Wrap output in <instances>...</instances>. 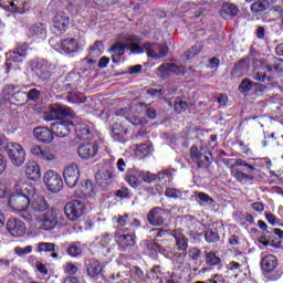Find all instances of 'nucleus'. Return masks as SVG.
<instances>
[{
  "label": "nucleus",
  "instance_id": "e2e57ef3",
  "mask_svg": "<svg viewBox=\"0 0 283 283\" xmlns=\"http://www.w3.org/2000/svg\"><path fill=\"white\" fill-rule=\"evenodd\" d=\"M15 90H17V85L9 84L2 88V93L4 94V96H13Z\"/></svg>",
  "mask_w": 283,
  "mask_h": 283
},
{
  "label": "nucleus",
  "instance_id": "f704fd0d",
  "mask_svg": "<svg viewBox=\"0 0 283 283\" xmlns=\"http://www.w3.org/2000/svg\"><path fill=\"white\" fill-rule=\"evenodd\" d=\"M96 191L94 190V185L90 181L86 180L84 185L80 187V198H92Z\"/></svg>",
  "mask_w": 283,
  "mask_h": 283
},
{
  "label": "nucleus",
  "instance_id": "2f4dec72",
  "mask_svg": "<svg viewBox=\"0 0 283 283\" xmlns=\"http://www.w3.org/2000/svg\"><path fill=\"white\" fill-rule=\"evenodd\" d=\"M61 49L65 54H74L78 52V42L74 39H66L62 41Z\"/></svg>",
  "mask_w": 283,
  "mask_h": 283
},
{
  "label": "nucleus",
  "instance_id": "a211bd4d",
  "mask_svg": "<svg viewBox=\"0 0 283 283\" xmlns=\"http://www.w3.org/2000/svg\"><path fill=\"white\" fill-rule=\"evenodd\" d=\"M117 244L119 251H129V249L136 245V234H119L117 237Z\"/></svg>",
  "mask_w": 283,
  "mask_h": 283
},
{
  "label": "nucleus",
  "instance_id": "423d86ee",
  "mask_svg": "<svg viewBox=\"0 0 283 283\" xmlns=\"http://www.w3.org/2000/svg\"><path fill=\"white\" fill-rule=\"evenodd\" d=\"M43 180L46 189L53 193H59V191L63 189V179L61 178V175L54 170L46 171L44 174Z\"/></svg>",
  "mask_w": 283,
  "mask_h": 283
},
{
  "label": "nucleus",
  "instance_id": "c85d7f7f",
  "mask_svg": "<svg viewBox=\"0 0 283 283\" xmlns=\"http://www.w3.org/2000/svg\"><path fill=\"white\" fill-rule=\"evenodd\" d=\"M25 50H28V44H19L15 50L12 51L10 54V59L14 63H21L25 56H28V53H25Z\"/></svg>",
  "mask_w": 283,
  "mask_h": 283
},
{
  "label": "nucleus",
  "instance_id": "6e6552de",
  "mask_svg": "<svg viewBox=\"0 0 283 283\" xmlns=\"http://www.w3.org/2000/svg\"><path fill=\"white\" fill-rule=\"evenodd\" d=\"M144 50L149 59H163V56L169 54V46L166 44L146 42L144 43Z\"/></svg>",
  "mask_w": 283,
  "mask_h": 283
},
{
  "label": "nucleus",
  "instance_id": "473e14b6",
  "mask_svg": "<svg viewBox=\"0 0 283 283\" xmlns=\"http://www.w3.org/2000/svg\"><path fill=\"white\" fill-rule=\"evenodd\" d=\"M271 8V2L269 0H256L250 6L251 12L253 14H260V12H265Z\"/></svg>",
  "mask_w": 283,
  "mask_h": 283
},
{
  "label": "nucleus",
  "instance_id": "8fccbe9b",
  "mask_svg": "<svg viewBox=\"0 0 283 283\" xmlns=\"http://www.w3.org/2000/svg\"><path fill=\"white\" fill-rule=\"evenodd\" d=\"M253 85H255V83L251 82V80L243 78L239 85V91L242 93L251 92V90H253Z\"/></svg>",
  "mask_w": 283,
  "mask_h": 283
},
{
  "label": "nucleus",
  "instance_id": "f257e3e1",
  "mask_svg": "<svg viewBox=\"0 0 283 283\" xmlns=\"http://www.w3.org/2000/svg\"><path fill=\"white\" fill-rule=\"evenodd\" d=\"M34 196L35 189L33 186L28 184L17 185L14 191L9 197V207L13 211L21 213L23 220L30 222L32 220V216L25 213V210L30 207V202Z\"/></svg>",
  "mask_w": 283,
  "mask_h": 283
},
{
  "label": "nucleus",
  "instance_id": "052dcab7",
  "mask_svg": "<svg viewBox=\"0 0 283 283\" xmlns=\"http://www.w3.org/2000/svg\"><path fill=\"white\" fill-rule=\"evenodd\" d=\"M125 136H127V129L120 130V133H116V130H112V138H114V140H118L119 143H123V140H125Z\"/></svg>",
  "mask_w": 283,
  "mask_h": 283
},
{
  "label": "nucleus",
  "instance_id": "09e8293b",
  "mask_svg": "<svg viewBox=\"0 0 283 283\" xmlns=\"http://www.w3.org/2000/svg\"><path fill=\"white\" fill-rule=\"evenodd\" d=\"M233 178L238 180V182H242V180H254L255 176L248 175L247 172H242L241 170H235L233 174Z\"/></svg>",
  "mask_w": 283,
  "mask_h": 283
},
{
  "label": "nucleus",
  "instance_id": "f3484780",
  "mask_svg": "<svg viewBox=\"0 0 283 283\" xmlns=\"http://www.w3.org/2000/svg\"><path fill=\"white\" fill-rule=\"evenodd\" d=\"M53 28L57 32H65L70 28V15L65 12H57L53 18Z\"/></svg>",
  "mask_w": 283,
  "mask_h": 283
},
{
  "label": "nucleus",
  "instance_id": "49530a36",
  "mask_svg": "<svg viewBox=\"0 0 283 283\" xmlns=\"http://www.w3.org/2000/svg\"><path fill=\"white\" fill-rule=\"evenodd\" d=\"M187 107H189V105L187 104V102L180 99V98H177L175 99L174 102V108H175V112L177 114H182V112H186L187 111Z\"/></svg>",
  "mask_w": 283,
  "mask_h": 283
},
{
  "label": "nucleus",
  "instance_id": "412c9836",
  "mask_svg": "<svg viewBox=\"0 0 283 283\" xmlns=\"http://www.w3.org/2000/svg\"><path fill=\"white\" fill-rule=\"evenodd\" d=\"M129 44L123 42H115L109 52L112 53L113 63H120V56L125 54V50H128Z\"/></svg>",
  "mask_w": 283,
  "mask_h": 283
},
{
  "label": "nucleus",
  "instance_id": "ea45409f",
  "mask_svg": "<svg viewBox=\"0 0 283 283\" xmlns=\"http://www.w3.org/2000/svg\"><path fill=\"white\" fill-rule=\"evenodd\" d=\"M206 264L207 266H220L222 260L213 252H206Z\"/></svg>",
  "mask_w": 283,
  "mask_h": 283
},
{
  "label": "nucleus",
  "instance_id": "5701e85b",
  "mask_svg": "<svg viewBox=\"0 0 283 283\" xmlns=\"http://www.w3.org/2000/svg\"><path fill=\"white\" fill-rule=\"evenodd\" d=\"M29 34L32 39H45L48 36V25L42 22H35L29 29Z\"/></svg>",
  "mask_w": 283,
  "mask_h": 283
},
{
  "label": "nucleus",
  "instance_id": "20e7f679",
  "mask_svg": "<svg viewBox=\"0 0 283 283\" xmlns=\"http://www.w3.org/2000/svg\"><path fill=\"white\" fill-rule=\"evenodd\" d=\"M7 155L14 167H21L25 163V149L17 143H9L7 145Z\"/></svg>",
  "mask_w": 283,
  "mask_h": 283
},
{
  "label": "nucleus",
  "instance_id": "393cba45",
  "mask_svg": "<svg viewBox=\"0 0 283 283\" xmlns=\"http://www.w3.org/2000/svg\"><path fill=\"white\" fill-rule=\"evenodd\" d=\"M73 132H75L80 140H90V138H92V130L85 123H78L76 125L73 124Z\"/></svg>",
  "mask_w": 283,
  "mask_h": 283
},
{
  "label": "nucleus",
  "instance_id": "de8ad7c7",
  "mask_svg": "<svg viewBox=\"0 0 283 283\" xmlns=\"http://www.w3.org/2000/svg\"><path fill=\"white\" fill-rule=\"evenodd\" d=\"M176 172L172 168H166L157 174V180L158 182H163L166 178H171L174 174Z\"/></svg>",
  "mask_w": 283,
  "mask_h": 283
},
{
  "label": "nucleus",
  "instance_id": "4be33fe9",
  "mask_svg": "<svg viewBox=\"0 0 283 283\" xmlns=\"http://www.w3.org/2000/svg\"><path fill=\"white\" fill-rule=\"evenodd\" d=\"M157 70L158 72L164 74V76H169V74H177V75L185 76V69L174 63L161 64Z\"/></svg>",
  "mask_w": 283,
  "mask_h": 283
},
{
  "label": "nucleus",
  "instance_id": "f8f14e48",
  "mask_svg": "<svg viewBox=\"0 0 283 283\" xmlns=\"http://www.w3.org/2000/svg\"><path fill=\"white\" fill-rule=\"evenodd\" d=\"M52 132L59 138H65L71 132H73L74 123L70 120H60L51 124Z\"/></svg>",
  "mask_w": 283,
  "mask_h": 283
},
{
  "label": "nucleus",
  "instance_id": "603ef678",
  "mask_svg": "<svg viewBox=\"0 0 283 283\" xmlns=\"http://www.w3.org/2000/svg\"><path fill=\"white\" fill-rule=\"evenodd\" d=\"M33 247L32 245H27L24 248L21 247H15L14 248V253L19 255L20 258H25V255H30L32 252Z\"/></svg>",
  "mask_w": 283,
  "mask_h": 283
},
{
  "label": "nucleus",
  "instance_id": "9b49d317",
  "mask_svg": "<svg viewBox=\"0 0 283 283\" xmlns=\"http://www.w3.org/2000/svg\"><path fill=\"white\" fill-rule=\"evenodd\" d=\"M7 231L12 238H23L25 235V223L19 219H9L7 221Z\"/></svg>",
  "mask_w": 283,
  "mask_h": 283
},
{
  "label": "nucleus",
  "instance_id": "79ce46f5",
  "mask_svg": "<svg viewBox=\"0 0 283 283\" xmlns=\"http://www.w3.org/2000/svg\"><path fill=\"white\" fill-rule=\"evenodd\" d=\"M201 51H202V43L197 42L195 45L191 46V49H189L186 52L185 56L189 61V60L193 59V56H197V54H200Z\"/></svg>",
  "mask_w": 283,
  "mask_h": 283
},
{
  "label": "nucleus",
  "instance_id": "e433bc0d",
  "mask_svg": "<svg viewBox=\"0 0 283 283\" xmlns=\"http://www.w3.org/2000/svg\"><path fill=\"white\" fill-rule=\"evenodd\" d=\"M101 52H103V42L95 41L94 45L88 50V56H91L88 63H96L94 59H98V54H101Z\"/></svg>",
  "mask_w": 283,
  "mask_h": 283
},
{
  "label": "nucleus",
  "instance_id": "a19ab883",
  "mask_svg": "<svg viewBox=\"0 0 283 283\" xmlns=\"http://www.w3.org/2000/svg\"><path fill=\"white\" fill-rule=\"evenodd\" d=\"M137 176H139V178H142V180L148 185H151V182H156V180H158L157 175L149 171L139 170Z\"/></svg>",
  "mask_w": 283,
  "mask_h": 283
},
{
  "label": "nucleus",
  "instance_id": "5fc2aeb1",
  "mask_svg": "<svg viewBox=\"0 0 283 283\" xmlns=\"http://www.w3.org/2000/svg\"><path fill=\"white\" fill-rule=\"evenodd\" d=\"M197 202H205L206 205H213V202H216L213 198H211L208 193L205 192H197Z\"/></svg>",
  "mask_w": 283,
  "mask_h": 283
},
{
  "label": "nucleus",
  "instance_id": "bf43d9fd",
  "mask_svg": "<svg viewBox=\"0 0 283 283\" xmlns=\"http://www.w3.org/2000/svg\"><path fill=\"white\" fill-rule=\"evenodd\" d=\"M265 219L268 220L269 224H272V227H277V224H280V219L272 212H265Z\"/></svg>",
  "mask_w": 283,
  "mask_h": 283
},
{
  "label": "nucleus",
  "instance_id": "aec40b11",
  "mask_svg": "<svg viewBox=\"0 0 283 283\" xmlns=\"http://www.w3.org/2000/svg\"><path fill=\"white\" fill-rule=\"evenodd\" d=\"M30 205L33 211H35L36 213H45L49 211V209H52L50 208V203H48V200H45V198L39 197L36 195L31 197Z\"/></svg>",
  "mask_w": 283,
  "mask_h": 283
},
{
  "label": "nucleus",
  "instance_id": "0eeeda50",
  "mask_svg": "<svg viewBox=\"0 0 283 283\" xmlns=\"http://www.w3.org/2000/svg\"><path fill=\"white\" fill-rule=\"evenodd\" d=\"M64 212L66 218H69L71 222H74V220H78L85 212V202L81 200H72L65 205Z\"/></svg>",
  "mask_w": 283,
  "mask_h": 283
},
{
  "label": "nucleus",
  "instance_id": "58836bf2",
  "mask_svg": "<svg viewBox=\"0 0 283 283\" xmlns=\"http://www.w3.org/2000/svg\"><path fill=\"white\" fill-rule=\"evenodd\" d=\"M205 240L209 242V244H213L216 242H220V233H218V229L211 228L205 231Z\"/></svg>",
  "mask_w": 283,
  "mask_h": 283
},
{
  "label": "nucleus",
  "instance_id": "cd10ccee",
  "mask_svg": "<svg viewBox=\"0 0 283 283\" xmlns=\"http://www.w3.org/2000/svg\"><path fill=\"white\" fill-rule=\"evenodd\" d=\"M238 12H240L238 6L231 2H224L221 7V10L219 11V14L223 19H227V17H238Z\"/></svg>",
  "mask_w": 283,
  "mask_h": 283
},
{
  "label": "nucleus",
  "instance_id": "b1692460",
  "mask_svg": "<svg viewBox=\"0 0 283 283\" xmlns=\"http://www.w3.org/2000/svg\"><path fill=\"white\" fill-rule=\"evenodd\" d=\"M25 174L29 180H41V167L36 161H28L25 164Z\"/></svg>",
  "mask_w": 283,
  "mask_h": 283
},
{
  "label": "nucleus",
  "instance_id": "c03bdc74",
  "mask_svg": "<svg viewBox=\"0 0 283 283\" xmlns=\"http://www.w3.org/2000/svg\"><path fill=\"white\" fill-rule=\"evenodd\" d=\"M69 103H85V97L82 93L69 92L66 95Z\"/></svg>",
  "mask_w": 283,
  "mask_h": 283
},
{
  "label": "nucleus",
  "instance_id": "c9c22d12",
  "mask_svg": "<svg viewBox=\"0 0 283 283\" xmlns=\"http://www.w3.org/2000/svg\"><path fill=\"white\" fill-rule=\"evenodd\" d=\"M81 81V75L76 73H69L65 78V90H76Z\"/></svg>",
  "mask_w": 283,
  "mask_h": 283
},
{
  "label": "nucleus",
  "instance_id": "f03ea898",
  "mask_svg": "<svg viewBox=\"0 0 283 283\" xmlns=\"http://www.w3.org/2000/svg\"><path fill=\"white\" fill-rule=\"evenodd\" d=\"M277 266L279 261L276 255L269 254L263 256L261 260V269L263 271V275L272 282H275L282 277V272L277 270Z\"/></svg>",
  "mask_w": 283,
  "mask_h": 283
},
{
  "label": "nucleus",
  "instance_id": "dca6fc26",
  "mask_svg": "<svg viewBox=\"0 0 283 283\" xmlns=\"http://www.w3.org/2000/svg\"><path fill=\"white\" fill-rule=\"evenodd\" d=\"M87 275L93 280H98V275L103 273V263L98 260L91 259L84 264Z\"/></svg>",
  "mask_w": 283,
  "mask_h": 283
},
{
  "label": "nucleus",
  "instance_id": "0e129e2a",
  "mask_svg": "<svg viewBox=\"0 0 283 283\" xmlns=\"http://www.w3.org/2000/svg\"><path fill=\"white\" fill-rule=\"evenodd\" d=\"M233 167H247L250 171H255V167L242 159H237Z\"/></svg>",
  "mask_w": 283,
  "mask_h": 283
},
{
  "label": "nucleus",
  "instance_id": "4468645a",
  "mask_svg": "<svg viewBox=\"0 0 283 283\" xmlns=\"http://www.w3.org/2000/svg\"><path fill=\"white\" fill-rule=\"evenodd\" d=\"M31 154L36 158V160H40V163H52L56 160V155L52 154L50 150L43 149L39 145H34L31 147Z\"/></svg>",
  "mask_w": 283,
  "mask_h": 283
},
{
  "label": "nucleus",
  "instance_id": "c756f323",
  "mask_svg": "<svg viewBox=\"0 0 283 283\" xmlns=\"http://www.w3.org/2000/svg\"><path fill=\"white\" fill-rule=\"evenodd\" d=\"M249 67H251V63L249 62V59L243 57L234 65V70L232 74L234 76H238L239 78H242V76H244L242 72H249Z\"/></svg>",
  "mask_w": 283,
  "mask_h": 283
},
{
  "label": "nucleus",
  "instance_id": "4c0bfd02",
  "mask_svg": "<svg viewBox=\"0 0 283 283\" xmlns=\"http://www.w3.org/2000/svg\"><path fill=\"white\" fill-rule=\"evenodd\" d=\"M140 170H135L133 172H128L126 176V182H128V185L130 187H133V189H138V187H140V175L139 174Z\"/></svg>",
  "mask_w": 283,
  "mask_h": 283
},
{
  "label": "nucleus",
  "instance_id": "864d4df0",
  "mask_svg": "<svg viewBox=\"0 0 283 283\" xmlns=\"http://www.w3.org/2000/svg\"><path fill=\"white\" fill-rule=\"evenodd\" d=\"M188 256L192 262H198L202 258V251L198 248H190L188 251Z\"/></svg>",
  "mask_w": 283,
  "mask_h": 283
},
{
  "label": "nucleus",
  "instance_id": "338daca9",
  "mask_svg": "<svg viewBox=\"0 0 283 283\" xmlns=\"http://www.w3.org/2000/svg\"><path fill=\"white\" fill-rule=\"evenodd\" d=\"M274 63V72H276L277 74H282L283 72V62L281 59H274L273 60Z\"/></svg>",
  "mask_w": 283,
  "mask_h": 283
},
{
  "label": "nucleus",
  "instance_id": "9d476101",
  "mask_svg": "<svg viewBox=\"0 0 283 283\" xmlns=\"http://www.w3.org/2000/svg\"><path fill=\"white\" fill-rule=\"evenodd\" d=\"M63 176L65 185H67L70 189H74L78 182V179L81 178V170H78V165H67L64 168Z\"/></svg>",
  "mask_w": 283,
  "mask_h": 283
},
{
  "label": "nucleus",
  "instance_id": "680f3d73",
  "mask_svg": "<svg viewBox=\"0 0 283 283\" xmlns=\"http://www.w3.org/2000/svg\"><path fill=\"white\" fill-rule=\"evenodd\" d=\"M64 271L69 273V275H76V273H78V268L73 263H66L64 266Z\"/></svg>",
  "mask_w": 283,
  "mask_h": 283
},
{
  "label": "nucleus",
  "instance_id": "1a4fd4ad",
  "mask_svg": "<svg viewBox=\"0 0 283 283\" xmlns=\"http://www.w3.org/2000/svg\"><path fill=\"white\" fill-rule=\"evenodd\" d=\"M169 212L160 207L153 208L148 214L147 220L151 227H163L167 222Z\"/></svg>",
  "mask_w": 283,
  "mask_h": 283
},
{
  "label": "nucleus",
  "instance_id": "bb28decb",
  "mask_svg": "<svg viewBox=\"0 0 283 283\" xmlns=\"http://www.w3.org/2000/svg\"><path fill=\"white\" fill-rule=\"evenodd\" d=\"M56 244L50 242H41L38 243V252L39 253H51V258L54 260H59V253L56 252Z\"/></svg>",
  "mask_w": 283,
  "mask_h": 283
},
{
  "label": "nucleus",
  "instance_id": "7ed1b4c3",
  "mask_svg": "<svg viewBox=\"0 0 283 283\" xmlns=\"http://www.w3.org/2000/svg\"><path fill=\"white\" fill-rule=\"evenodd\" d=\"M190 160L198 169H207L211 165V151L205 150V148H198L193 145L190 147Z\"/></svg>",
  "mask_w": 283,
  "mask_h": 283
},
{
  "label": "nucleus",
  "instance_id": "a878e982",
  "mask_svg": "<svg viewBox=\"0 0 283 283\" xmlns=\"http://www.w3.org/2000/svg\"><path fill=\"white\" fill-rule=\"evenodd\" d=\"M171 235L175 239L177 251H187L189 249V239L182 232L176 230Z\"/></svg>",
  "mask_w": 283,
  "mask_h": 283
},
{
  "label": "nucleus",
  "instance_id": "6e6d98bb",
  "mask_svg": "<svg viewBox=\"0 0 283 283\" xmlns=\"http://www.w3.org/2000/svg\"><path fill=\"white\" fill-rule=\"evenodd\" d=\"M44 119L45 120H59L55 105L50 111L44 113Z\"/></svg>",
  "mask_w": 283,
  "mask_h": 283
},
{
  "label": "nucleus",
  "instance_id": "3c124183",
  "mask_svg": "<svg viewBox=\"0 0 283 283\" xmlns=\"http://www.w3.org/2000/svg\"><path fill=\"white\" fill-rule=\"evenodd\" d=\"M13 99H15V103H20V105H25L28 103V93L23 91H18L13 94Z\"/></svg>",
  "mask_w": 283,
  "mask_h": 283
},
{
  "label": "nucleus",
  "instance_id": "774afa93",
  "mask_svg": "<svg viewBox=\"0 0 283 283\" xmlns=\"http://www.w3.org/2000/svg\"><path fill=\"white\" fill-rule=\"evenodd\" d=\"M35 269H38L39 273H41L43 275H48V273H49L48 266H45V264H43L41 262L35 263Z\"/></svg>",
  "mask_w": 283,
  "mask_h": 283
},
{
  "label": "nucleus",
  "instance_id": "69168bd1",
  "mask_svg": "<svg viewBox=\"0 0 283 283\" xmlns=\"http://www.w3.org/2000/svg\"><path fill=\"white\" fill-rule=\"evenodd\" d=\"M148 94H150V96H153L154 98H160V96H163V94H165V90L150 88V90H148Z\"/></svg>",
  "mask_w": 283,
  "mask_h": 283
},
{
  "label": "nucleus",
  "instance_id": "39448f33",
  "mask_svg": "<svg viewBox=\"0 0 283 283\" xmlns=\"http://www.w3.org/2000/svg\"><path fill=\"white\" fill-rule=\"evenodd\" d=\"M59 224V210L51 208L40 218V227L43 231H52Z\"/></svg>",
  "mask_w": 283,
  "mask_h": 283
},
{
  "label": "nucleus",
  "instance_id": "2eb2a0df",
  "mask_svg": "<svg viewBox=\"0 0 283 283\" xmlns=\"http://www.w3.org/2000/svg\"><path fill=\"white\" fill-rule=\"evenodd\" d=\"M33 136L36 138V140L43 143L44 145H50V143L54 140V134L48 127L39 126L34 128Z\"/></svg>",
  "mask_w": 283,
  "mask_h": 283
},
{
  "label": "nucleus",
  "instance_id": "ddd939ff",
  "mask_svg": "<svg viewBox=\"0 0 283 283\" xmlns=\"http://www.w3.org/2000/svg\"><path fill=\"white\" fill-rule=\"evenodd\" d=\"M77 154L83 160H90V158H94L98 154V144L96 142L82 143L77 148Z\"/></svg>",
  "mask_w": 283,
  "mask_h": 283
},
{
  "label": "nucleus",
  "instance_id": "72a5a7b5",
  "mask_svg": "<svg viewBox=\"0 0 283 283\" xmlns=\"http://www.w3.org/2000/svg\"><path fill=\"white\" fill-rule=\"evenodd\" d=\"M55 112L57 114V120H61V118H74L76 116L74 111L69 106L55 105Z\"/></svg>",
  "mask_w": 283,
  "mask_h": 283
},
{
  "label": "nucleus",
  "instance_id": "7c9ffc66",
  "mask_svg": "<svg viewBox=\"0 0 283 283\" xmlns=\"http://www.w3.org/2000/svg\"><path fill=\"white\" fill-rule=\"evenodd\" d=\"M165 196L172 200H187L189 198V191H182L176 188H167Z\"/></svg>",
  "mask_w": 283,
  "mask_h": 283
},
{
  "label": "nucleus",
  "instance_id": "4d7b16f0",
  "mask_svg": "<svg viewBox=\"0 0 283 283\" xmlns=\"http://www.w3.org/2000/svg\"><path fill=\"white\" fill-rule=\"evenodd\" d=\"M149 151H151V147H149V145L147 144H139L136 147V154L138 156H140V154H143L144 156L149 155Z\"/></svg>",
  "mask_w": 283,
  "mask_h": 283
},
{
  "label": "nucleus",
  "instance_id": "37998d69",
  "mask_svg": "<svg viewBox=\"0 0 283 283\" xmlns=\"http://www.w3.org/2000/svg\"><path fill=\"white\" fill-rule=\"evenodd\" d=\"M67 253L72 258H78V255H81L82 253L81 242L77 241V242L71 243V245L69 247Z\"/></svg>",
  "mask_w": 283,
  "mask_h": 283
},
{
  "label": "nucleus",
  "instance_id": "6ab92c4d",
  "mask_svg": "<svg viewBox=\"0 0 283 283\" xmlns=\"http://www.w3.org/2000/svg\"><path fill=\"white\" fill-rule=\"evenodd\" d=\"M122 41L124 43H132L130 45L128 44V50H130V52L133 54H145V45L140 46L137 41H138V36L136 35H132V34H124L122 36Z\"/></svg>",
  "mask_w": 283,
  "mask_h": 283
},
{
  "label": "nucleus",
  "instance_id": "13d9d810",
  "mask_svg": "<svg viewBox=\"0 0 283 283\" xmlns=\"http://www.w3.org/2000/svg\"><path fill=\"white\" fill-rule=\"evenodd\" d=\"M41 98V92L36 88H31L27 94V101H39Z\"/></svg>",
  "mask_w": 283,
  "mask_h": 283
},
{
  "label": "nucleus",
  "instance_id": "a18cd8bd",
  "mask_svg": "<svg viewBox=\"0 0 283 283\" xmlns=\"http://www.w3.org/2000/svg\"><path fill=\"white\" fill-rule=\"evenodd\" d=\"M112 178H114V176L111 170H104L103 172L95 175L96 182H98V180H104L106 185H109Z\"/></svg>",
  "mask_w": 283,
  "mask_h": 283
}]
</instances>
